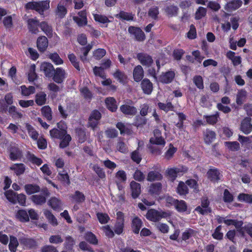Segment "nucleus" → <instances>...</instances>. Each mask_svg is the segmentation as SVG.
I'll return each instance as SVG.
<instances>
[{"label": "nucleus", "instance_id": "f257e3e1", "mask_svg": "<svg viewBox=\"0 0 252 252\" xmlns=\"http://www.w3.org/2000/svg\"><path fill=\"white\" fill-rule=\"evenodd\" d=\"M150 145L149 149L151 152L156 155H159L162 153V149L164 147L166 142L161 136V132L158 129L154 131V136L150 139Z\"/></svg>", "mask_w": 252, "mask_h": 252}, {"label": "nucleus", "instance_id": "f03ea898", "mask_svg": "<svg viewBox=\"0 0 252 252\" xmlns=\"http://www.w3.org/2000/svg\"><path fill=\"white\" fill-rule=\"evenodd\" d=\"M50 7V0H46L41 1H32L27 3L25 5L27 9H33L40 15H43L44 11Z\"/></svg>", "mask_w": 252, "mask_h": 252}, {"label": "nucleus", "instance_id": "7ed1b4c3", "mask_svg": "<svg viewBox=\"0 0 252 252\" xmlns=\"http://www.w3.org/2000/svg\"><path fill=\"white\" fill-rule=\"evenodd\" d=\"M170 215L171 214L169 212L150 209L148 210L146 214V218L150 221L157 222L160 220L161 219L167 218L170 216Z\"/></svg>", "mask_w": 252, "mask_h": 252}, {"label": "nucleus", "instance_id": "20e7f679", "mask_svg": "<svg viewBox=\"0 0 252 252\" xmlns=\"http://www.w3.org/2000/svg\"><path fill=\"white\" fill-rule=\"evenodd\" d=\"M188 169L186 167L183 166H179L177 167L169 168L166 172L169 177L174 181L178 176L183 175L184 173L186 172Z\"/></svg>", "mask_w": 252, "mask_h": 252}, {"label": "nucleus", "instance_id": "39448f33", "mask_svg": "<svg viewBox=\"0 0 252 252\" xmlns=\"http://www.w3.org/2000/svg\"><path fill=\"white\" fill-rule=\"evenodd\" d=\"M40 28L49 38H52L55 42L59 40V37L55 32H53L51 27L46 22H42L40 24Z\"/></svg>", "mask_w": 252, "mask_h": 252}, {"label": "nucleus", "instance_id": "423d86ee", "mask_svg": "<svg viewBox=\"0 0 252 252\" xmlns=\"http://www.w3.org/2000/svg\"><path fill=\"white\" fill-rule=\"evenodd\" d=\"M53 79L57 83H62L67 77V73L65 70L61 67H57L54 71Z\"/></svg>", "mask_w": 252, "mask_h": 252}, {"label": "nucleus", "instance_id": "0eeeda50", "mask_svg": "<svg viewBox=\"0 0 252 252\" xmlns=\"http://www.w3.org/2000/svg\"><path fill=\"white\" fill-rule=\"evenodd\" d=\"M49 195V192L47 189L43 190L40 194L33 195L31 197L32 202L37 205H41L46 202V198Z\"/></svg>", "mask_w": 252, "mask_h": 252}, {"label": "nucleus", "instance_id": "6e6552de", "mask_svg": "<svg viewBox=\"0 0 252 252\" xmlns=\"http://www.w3.org/2000/svg\"><path fill=\"white\" fill-rule=\"evenodd\" d=\"M101 114L97 110L93 111L89 119V126L94 129L98 124L99 121L101 118Z\"/></svg>", "mask_w": 252, "mask_h": 252}, {"label": "nucleus", "instance_id": "1a4fd4ad", "mask_svg": "<svg viewBox=\"0 0 252 252\" xmlns=\"http://www.w3.org/2000/svg\"><path fill=\"white\" fill-rule=\"evenodd\" d=\"M40 71L44 72L47 77L53 76L54 67L52 64L48 62H43L41 63L40 67Z\"/></svg>", "mask_w": 252, "mask_h": 252}, {"label": "nucleus", "instance_id": "9d476101", "mask_svg": "<svg viewBox=\"0 0 252 252\" xmlns=\"http://www.w3.org/2000/svg\"><path fill=\"white\" fill-rule=\"evenodd\" d=\"M48 204L54 210L57 211L62 210L63 206V201L56 197H51L48 201Z\"/></svg>", "mask_w": 252, "mask_h": 252}, {"label": "nucleus", "instance_id": "9b49d317", "mask_svg": "<svg viewBox=\"0 0 252 252\" xmlns=\"http://www.w3.org/2000/svg\"><path fill=\"white\" fill-rule=\"evenodd\" d=\"M209 202L207 198H203L201 200V206L196 207L195 211L202 215L206 214L211 211V209L209 207Z\"/></svg>", "mask_w": 252, "mask_h": 252}, {"label": "nucleus", "instance_id": "f8f14e48", "mask_svg": "<svg viewBox=\"0 0 252 252\" xmlns=\"http://www.w3.org/2000/svg\"><path fill=\"white\" fill-rule=\"evenodd\" d=\"M70 2L71 0H62L58 4L56 11V16L60 18H63L67 13L66 8L64 6L65 2Z\"/></svg>", "mask_w": 252, "mask_h": 252}, {"label": "nucleus", "instance_id": "ddd939ff", "mask_svg": "<svg viewBox=\"0 0 252 252\" xmlns=\"http://www.w3.org/2000/svg\"><path fill=\"white\" fill-rule=\"evenodd\" d=\"M128 31L137 40L142 41L145 39V34L140 28L131 26L129 27Z\"/></svg>", "mask_w": 252, "mask_h": 252}, {"label": "nucleus", "instance_id": "4468645a", "mask_svg": "<svg viewBox=\"0 0 252 252\" xmlns=\"http://www.w3.org/2000/svg\"><path fill=\"white\" fill-rule=\"evenodd\" d=\"M208 178L213 182H216L220 179L221 175L216 168H211L207 173Z\"/></svg>", "mask_w": 252, "mask_h": 252}, {"label": "nucleus", "instance_id": "2eb2a0df", "mask_svg": "<svg viewBox=\"0 0 252 252\" xmlns=\"http://www.w3.org/2000/svg\"><path fill=\"white\" fill-rule=\"evenodd\" d=\"M137 58L143 65L150 66L153 63V60L151 56L144 53H139Z\"/></svg>", "mask_w": 252, "mask_h": 252}, {"label": "nucleus", "instance_id": "dca6fc26", "mask_svg": "<svg viewBox=\"0 0 252 252\" xmlns=\"http://www.w3.org/2000/svg\"><path fill=\"white\" fill-rule=\"evenodd\" d=\"M79 17L73 16L74 21L79 26H83L87 24L86 13L82 11L78 13Z\"/></svg>", "mask_w": 252, "mask_h": 252}, {"label": "nucleus", "instance_id": "f3484780", "mask_svg": "<svg viewBox=\"0 0 252 252\" xmlns=\"http://www.w3.org/2000/svg\"><path fill=\"white\" fill-rule=\"evenodd\" d=\"M251 118H246L242 122L241 129L245 134H249L252 130V125L251 123Z\"/></svg>", "mask_w": 252, "mask_h": 252}, {"label": "nucleus", "instance_id": "a211bd4d", "mask_svg": "<svg viewBox=\"0 0 252 252\" xmlns=\"http://www.w3.org/2000/svg\"><path fill=\"white\" fill-rule=\"evenodd\" d=\"M175 75L173 71H167L159 76V80L164 83H170L173 80Z\"/></svg>", "mask_w": 252, "mask_h": 252}, {"label": "nucleus", "instance_id": "6ab92c4d", "mask_svg": "<svg viewBox=\"0 0 252 252\" xmlns=\"http://www.w3.org/2000/svg\"><path fill=\"white\" fill-rule=\"evenodd\" d=\"M48 42L47 38L42 36L39 37L37 40V47L39 51L43 52L48 47Z\"/></svg>", "mask_w": 252, "mask_h": 252}, {"label": "nucleus", "instance_id": "aec40b11", "mask_svg": "<svg viewBox=\"0 0 252 252\" xmlns=\"http://www.w3.org/2000/svg\"><path fill=\"white\" fill-rule=\"evenodd\" d=\"M132 196L133 198H137L141 193V186L140 184L134 181H132L130 184Z\"/></svg>", "mask_w": 252, "mask_h": 252}, {"label": "nucleus", "instance_id": "412c9836", "mask_svg": "<svg viewBox=\"0 0 252 252\" xmlns=\"http://www.w3.org/2000/svg\"><path fill=\"white\" fill-rule=\"evenodd\" d=\"M10 169L13 171L16 175L19 176L24 173L26 167L23 163H16L11 165Z\"/></svg>", "mask_w": 252, "mask_h": 252}, {"label": "nucleus", "instance_id": "4be33fe9", "mask_svg": "<svg viewBox=\"0 0 252 252\" xmlns=\"http://www.w3.org/2000/svg\"><path fill=\"white\" fill-rule=\"evenodd\" d=\"M133 78L136 82H139L144 76V71L140 65L136 66L133 70Z\"/></svg>", "mask_w": 252, "mask_h": 252}, {"label": "nucleus", "instance_id": "5701e85b", "mask_svg": "<svg viewBox=\"0 0 252 252\" xmlns=\"http://www.w3.org/2000/svg\"><path fill=\"white\" fill-rule=\"evenodd\" d=\"M141 88L145 94H149L153 90V84L147 79H144L141 83Z\"/></svg>", "mask_w": 252, "mask_h": 252}, {"label": "nucleus", "instance_id": "b1692460", "mask_svg": "<svg viewBox=\"0 0 252 252\" xmlns=\"http://www.w3.org/2000/svg\"><path fill=\"white\" fill-rule=\"evenodd\" d=\"M105 102L107 108L112 112H115L117 109V104L115 99L109 97L105 99Z\"/></svg>", "mask_w": 252, "mask_h": 252}, {"label": "nucleus", "instance_id": "393cba45", "mask_svg": "<svg viewBox=\"0 0 252 252\" xmlns=\"http://www.w3.org/2000/svg\"><path fill=\"white\" fill-rule=\"evenodd\" d=\"M226 57L231 61L234 66L238 65L241 63V57L235 56V53L234 52L231 51L227 52Z\"/></svg>", "mask_w": 252, "mask_h": 252}, {"label": "nucleus", "instance_id": "a878e982", "mask_svg": "<svg viewBox=\"0 0 252 252\" xmlns=\"http://www.w3.org/2000/svg\"><path fill=\"white\" fill-rule=\"evenodd\" d=\"M120 110L124 114L127 115H134L137 112V109L133 106L123 105L120 107Z\"/></svg>", "mask_w": 252, "mask_h": 252}, {"label": "nucleus", "instance_id": "bb28decb", "mask_svg": "<svg viewBox=\"0 0 252 252\" xmlns=\"http://www.w3.org/2000/svg\"><path fill=\"white\" fill-rule=\"evenodd\" d=\"M114 77L122 84H125L127 82V77L124 72L117 70L113 74Z\"/></svg>", "mask_w": 252, "mask_h": 252}, {"label": "nucleus", "instance_id": "cd10ccee", "mask_svg": "<svg viewBox=\"0 0 252 252\" xmlns=\"http://www.w3.org/2000/svg\"><path fill=\"white\" fill-rule=\"evenodd\" d=\"M242 4L241 0H233L226 4L225 9L228 11L234 10L239 8Z\"/></svg>", "mask_w": 252, "mask_h": 252}, {"label": "nucleus", "instance_id": "c85d7f7f", "mask_svg": "<svg viewBox=\"0 0 252 252\" xmlns=\"http://www.w3.org/2000/svg\"><path fill=\"white\" fill-rule=\"evenodd\" d=\"M142 225L141 220L137 217L133 218L132 221V228L134 233L138 234Z\"/></svg>", "mask_w": 252, "mask_h": 252}, {"label": "nucleus", "instance_id": "c756f323", "mask_svg": "<svg viewBox=\"0 0 252 252\" xmlns=\"http://www.w3.org/2000/svg\"><path fill=\"white\" fill-rule=\"evenodd\" d=\"M28 28L31 32L33 33H36L38 32V21L34 19H30L28 21Z\"/></svg>", "mask_w": 252, "mask_h": 252}, {"label": "nucleus", "instance_id": "7c9ffc66", "mask_svg": "<svg viewBox=\"0 0 252 252\" xmlns=\"http://www.w3.org/2000/svg\"><path fill=\"white\" fill-rule=\"evenodd\" d=\"M43 214L52 225L56 226L58 225V223L57 219L50 211L45 209L43 211Z\"/></svg>", "mask_w": 252, "mask_h": 252}, {"label": "nucleus", "instance_id": "2f4dec72", "mask_svg": "<svg viewBox=\"0 0 252 252\" xmlns=\"http://www.w3.org/2000/svg\"><path fill=\"white\" fill-rule=\"evenodd\" d=\"M216 138L215 133L210 130L207 129L204 132V139L205 143L210 144Z\"/></svg>", "mask_w": 252, "mask_h": 252}, {"label": "nucleus", "instance_id": "473e14b6", "mask_svg": "<svg viewBox=\"0 0 252 252\" xmlns=\"http://www.w3.org/2000/svg\"><path fill=\"white\" fill-rule=\"evenodd\" d=\"M177 149L172 144H170L168 148L165 152L163 157L164 158L169 160L173 157L174 154L176 152Z\"/></svg>", "mask_w": 252, "mask_h": 252}, {"label": "nucleus", "instance_id": "72a5a7b5", "mask_svg": "<svg viewBox=\"0 0 252 252\" xmlns=\"http://www.w3.org/2000/svg\"><path fill=\"white\" fill-rule=\"evenodd\" d=\"M26 127L31 138L33 140H37L38 137V133L36 130L29 124H26Z\"/></svg>", "mask_w": 252, "mask_h": 252}, {"label": "nucleus", "instance_id": "f704fd0d", "mask_svg": "<svg viewBox=\"0 0 252 252\" xmlns=\"http://www.w3.org/2000/svg\"><path fill=\"white\" fill-rule=\"evenodd\" d=\"M10 242L9 244V249L11 252H16L19 243L17 238L13 236H10Z\"/></svg>", "mask_w": 252, "mask_h": 252}, {"label": "nucleus", "instance_id": "c9c22d12", "mask_svg": "<svg viewBox=\"0 0 252 252\" xmlns=\"http://www.w3.org/2000/svg\"><path fill=\"white\" fill-rule=\"evenodd\" d=\"M247 92L244 90H241L238 92L236 96V103L238 105L242 104L246 100Z\"/></svg>", "mask_w": 252, "mask_h": 252}, {"label": "nucleus", "instance_id": "e433bc0d", "mask_svg": "<svg viewBox=\"0 0 252 252\" xmlns=\"http://www.w3.org/2000/svg\"><path fill=\"white\" fill-rule=\"evenodd\" d=\"M35 65L33 64H32L28 72V80L30 82L34 81L37 78V74L35 73Z\"/></svg>", "mask_w": 252, "mask_h": 252}, {"label": "nucleus", "instance_id": "4c0bfd02", "mask_svg": "<svg viewBox=\"0 0 252 252\" xmlns=\"http://www.w3.org/2000/svg\"><path fill=\"white\" fill-rule=\"evenodd\" d=\"M48 58L56 64L61 65L63 63V60L57 53H50Z\"/></svg>", "mask_w": 252, "mask_h": 252}, {"label": "nucleus", "instance_id": "58836bf2", "mask_svg": "<svg viewBox=\"0 0 252 252\" xmlns=\"http://www.w3.org/2000/svg\"><path fill=\"white\" fill-rule=\"evenodd\" d=\"M225 224L226 225H234L236 229H240L242 224L243 222L242 221H239L235 220H232L228 218V217H226V220H225Z\"/></svg>", "mask_w": 252, "mask_h": 252}, {"label": "nucleus", "instance_id": "ea45409f", "mask_svg": "<svg viewBox=\"0 0 252 252\" xmlns=\"http://www.w3.org/2000/svg\"><path fill=\"white\" fill-rule=\"evenodd\" d=\"M25 189L28 194H32L39 191V187L35 185L28 184L25 186Z\"/></svg>", "mask_w": 252, "mask_h": 252}, {"label": "nucleus", "instance_id": "a19ab883", "mask_svg": "<svg viewBox=\"0 0 252 252\" xmlns=\"http://www.w3.org/2000/svg\"><path fill=\"white\" fill-rule=\"evenodd\" d=\"M21 94L23 95L28 96L35 92V88L33 86H29L28 88L26 86L23 85L21 86Z\"/></svg>", "mask_w": 252, "mask_h": 252}, {"label": "nucleus", "instance_id": "79ce46f5", "mask_svg": "<svg viewBox=\"0 0 252 252\" xmlns=\"http://www.w3.org/2000/svg\"><path fill=\"white\" fill-rule=\"evenodd\" d=\"M46 94L43 92L37 93L35 96V102L38 105H42L45 103Z\"/></svg>", "mask_w": 252, "mask_h": 252}, {"label": "nucleus", "instance_id": "37998d69", "mask_svg": "<svg viewBox=\"0 0 252 252\" xmlns=\"http://www.w3.org/2000/svg\"><path fill=\"white\" fill-rule=\"evenodd\" d=\"M162 179L161 175L157 171L150 172L147 176V180L149 181H154L156 180H160Z\"/></svg>", "mask_w": 252, "mask_h": 252}, {"label": "nucleus", "instance_id": "c03bdc74", "mask_svg": "<svg viewBox=\"0 0 252 252\" xmlns=\"http://www.w3.org/2000/svg\"><path fill=\"white\" fill-rule=\"evenodd\" d=\"M161 189V185L159 183L153 184L150 187L149 192L152 194H158Z\"/></svg>", "mask_w": 252, "mask_h": 252}, {"label": "nucleus", "instance_id": "a18cd8bd", "mask_svg": "<svg viewBox=\"0 0 252 252\" xmlns=\"http://www.w3.org/2000/svg\"><path fill=\"white\" fill-rule=\"evenodd\" d=\"M177 192L180 195H185L188 193V189L183 182H180L177 188Z\"/></svg>", "mask_w": 252, "mask_h": 252}, {"label": "nucleus", "instance_id": "49530a36", "mask_svg": "<svg viewBox=\"0 0 252 252\" xmlns=\"http://www.w3.org/2000/svg\"><path fill=\"white\" fill-rule=\"evenodd\" d=\"M16 217L21 221H28L29 220L27 212L24 210H19L16 214Z\"/></svg>", "mask_w": 252, "mask_h": 252}, {"label": "nucleus", "instance_id": "de8ad7c7", "mask_svg": "<svg viewBox=\"0 0 252 252\" xmlns=\"http://www.w3.org/2000/svg\"><path fill=\"white\" fill-rule=\"evenodd\" d=\"M5 196H6L7 200L12 203H16V197L17 194L12 191V190H9L5 192Z\"/></svg>", "mask_w": 252, "mask_h": 252}, {"label": "nucleus", "instance_id": "09e8293b", "mask_svg": "<svg viewBox=\"0 0 252 252\" xmlns=\"http://www.w3.org/2000/svg\"><path fill=\"white\" fill-rule=\"evenodd\" d=\"M94 18L95 21L98 22L103 24H107L110 22L108 18L104 16L99 14H93Z\"/></svg>", "mask_w": 252, "mask_h": 252}, {"label": "nucleus", "instance_id": "8fccbe9b", "mask_svg": "<svg viewBox=\"0 0 252 252\" xmlns=\"http://www.w3.org/2000/svg\"><path fill=\"white\" fill-rule=\"evenodd\" d=\"M58 178L63 184L65 185L69 184V176L65 171H63L62 172L59 173Z\"/></svg>", "mask_w": 252, "mask_h": 252}, {"label": "nucleus", "instance_id": "3c124183", "mask_svg": "<svg viewBox=\"0 0 252 252\" xmlns=\"http://www.w3.org/2000/svg\"><path fill=\"white\" fill-rule=\"evenodd\" d=\"M207 12V10L205 8L203 7H199L195 13V19L196 20H200L204 17Z\"/></svg>", "mask_w": 252, "mask_h": 252}, {"label": "nucleus", "instance_id": "603ef678", "mask_svg": "<svg viewBox=\"0 0 252 252\" xmlns=\"http://www.w3.org/2000/svg\"><path fill=\"white\" fill-rule=\"evenodd\" d=\"M15 16V14L6 16L3 19V24L6 29H10L12 27V19Z\"/></svg>", "mask_w": 252, "mask_h": 252}, {"label": "nucleus", "instance_id": "864d4df0", "mask_svg": "<svg viewBox=\"0 0 252 252\" xmlns=\"http://www.w3.org/2000/svg\"><path fill=\"white\" fill-rule=\"evenodd\" d=\"M96 216L99 222L101 224L106 223L110 220L109 216L105 213H97Z\"/></svg>", "mask_w": 252, "mask_h": 252}, {"label": "nucleus", "instance_id": "5fc2aeb1", "mask_svg": "<svg viewBox=\"0 0 252 252\" xmlns=\"http://www.w3.org/2000/svg\"><path fill=\"white\" fill-rule=\"evenodd\" d=\"M176 209L179 212H183L187 210V206L186 202L183 200H178L175 206Z\"/></svg>", "mask_w": 252, "mask_h": 252}, {"label": "nucleus", "instance_id": "6e6d98bb", "mask_svg": "<svg viewBox=\"0 0 252 252\" xmlns=\"http://www.w3.org/2000/svg\"><path fill=\"white\" fill-rule=\"evenodd\" d=\"M62 140L60 146L62 148H63L67 146L69 144V142L70 141L71 138V136L69 134H67L66 133L63 135V136Z\"/></svg>", "mask_w": 252, "mask_h": 252}, {"label": "nucleus", "instance_id": "4d7b16f0", "mask_svg": "<svg viewBox=\"0 0 252 252\" xmlns=\"http://www.w3.org/2000/svg\"><path fill=\"white\" fill-rule=\"evenodd\" d=\"M116 17L127 21L132 20L133 18L131 13L124 11H121L119 14L116 15Z\"/></svg>", "mask_w": 252, "mask_h": 252}, {"label": "nucleus", "instance_id": "13d9d810", "mask_svg": "<svg viewBox=\"0 0 252 252\" xmlns=\"http://www.w3.org/2000/svg\"><path fill=\"white\" fill-rule=\"evenodd\" d=\"M195 235V231L191 229H187L182 233V239L186 240Z\"/></svg>", "mask_w": 252, "mask_h": 252}, {"label": "nucleus", "instance_id": "bf43d9fd", "mask_svg": "<svg viewBox=\"0 0 252 252\" xmlns=\"http://www.w3.org/2000/svg\"><path fill=\"white\" fill-rule=\"evenodd\" d=\"M104 69L102 67L95 66L93 69V72L95 76H99L102 79L105 78Z\"/></svg>", "mask_w": 252, "mask_h": 252}, {"label": "nucleus", "instance_id": "052dcab7", "mask_svg": "<svg viewBox=\"0 0 252 252\" xmlns=\"http://www.w3.org/2000/svg\"><path fill=\"white\" fill-rule=\"evenodd\" d=\"M8 112L12 117L15 119L21 118L23 116L22 113L18 111L16 108L13 106L9 107Z\"/></svg>", "mask_w": 252, "mask_h": 252}, {"label": "nucleus", "instance_id": "680f3d73", "mask_svg": "<svg viewBox=\"0 0 252 252\" xmlns=\"http://www.w3.org/2000/svg\"><path fill=\"white\" fill-rule=\"evenodd\" d=\"M41 112L43 116L48 120L52 119L51 109L48 106H45L41 108Z\"/></svg>", "mask_w": 252, "mask_h": 252}, {"label": "nucleus", "instance_id": "e2e57ef3", "mask_svg": "<svg viewBox=\"0 0 252 252\" xmlns=\"http://www.w3.org/2000/svg\"><path fill=\"white\" fill-rule=\"evenodd\" d=\"M193 81L195 86L199 89L204 88L203 79L200 76H195L193 77Z\"/></svg>", "mask_w": 252, "mask_h": 252}, {"label": "nucleus", "instance_id": "0e129e2a", "mask_svg": "<svg viewBox=\"0 0 252 252\" xmlns=\"http://www.w3.org/2000/svg\"><path fill=\"white\" fill-rule=\"evenodd\" d=\"M238 199L241 201H245L248 203L252 202V195L248 194H240L238 197Z\"/></svg>", "mask_w": 252, "mask_h": 252}, {"label": "nucleus", "instance_id": "69168bd1", "mask_svg": "<svg viewBox=\"0 0 252 252\" xmlns=\"http://www.w3.org/2000/svg\"><path fill=\"white\" fill-rule=\"evenodd\" d=\"M85 239L93 244H96L97 243V240L95 236L92 232H87L85 236Z\"/></svg>", "mask_w": 252, "mask_h": 252}, {"label": "nucleus", "instance_id": "338daca9", "mask_svg": "<svg viewBox=\"0 0 252 252\" xmlns=\"http://www.w3.org/2000/svg\"><path fill=\"white\" fill-rule=\"evenodd\" d=\"M116 179L117 183L124 182L126 181V177L124 171L120 170L116 174Z\"/></svg>", "mask_w": 252, "mask_h": 252}, {"label": "nucleus", "instance_id": "774afa93", "mask_svg": "<svg viewBox=\"0 0 252 252\" xmlns=\"http://www.w3.org/2000/svg\"><path fill=\"white\" fill-rule=\"evenodd\" d=\"M158 106L160 109L163 110L165 112L172 111L173 109V106L171 102H168L166 104L159 102L158 103Z\"/></svg>", "mask_w": 252, "mask_h": 252}]
</instances>
